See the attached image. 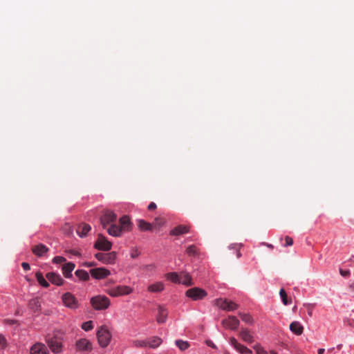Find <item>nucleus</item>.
Wrapping results in <instances>:
<instances>
[{
  "label": "nucleus",
  "instance_id": "55",
  "mask_svg": "<svg viewBox=\"0 0 354 354\" xmlns=\"http://www.w3.org/2000/svg\"><path fill=\"white\" fill-rule=\"evenodd\" d=\"M333 350H334V348L328 349V351H333Z\"/></svg>",
  "mask_w": 354,
  "mask_h": 354
},
{
  "label": "nucleus",
  "instance_id": "22",
  "mask_svg": "<svg viewBox=\"0 0 354 354\" xmlns=\"http://www.w3.org/2000/svg\"><path fill=\"white\" fill-rule=\"evenodd\" d=\"M290 330L294 334L300 335L303 333L304 327L299 322L295 321L290 324Z\"/></svg>",
  "mask_w": 354,
  "mask_h": 354
},
{
  "label": "nucleus",
  "instance_id": "1",
  "mask_svg": "<svg viewBox=\"0 0 354 354\" xmlns=\"http://www.w3.org/2000/svg\"><path fill=\"white\" fill-rule=\"evenodd\" d=\"M91 304L96 310H103L107 309L110 304V299L105 295H97L91 299Z\"/></svg>",
  "mask_w": 354,
  "mask_h": 354
},
{
  "label": "nucleus",
  "instance_id": "42",
  "mask_svg": "<svg viewBox=\"0 0 354 354\" xmlns=\"http://www.w3.org/2000/svg\"><path fill=\"white\" fill-rule=\"evenodd\" d=\"M53 263L61 264L66 261V259L61 256H56L52 260Z\"/></svg>",
  "mask_w": 354,
  "mask_h": 354
},
{
  "label": "nucleus",
  "instance_id": "46",
  "mask_svg": "<svg viewBox=\"0 0 354 354\" xmlns=\"http://www.w3.org/2000/svg\"><path fill=\"white\" fill-rule=\"evenodd\" d=\"M152 224L153 225V227L156 226L160 227L163 225V221L159 218H156Z\"/></svg>",
  "mask_w": 354,
  "mask_h": 354
},
{
  "label": "nucleus",
  "instance_id": "19",
  "mask_svg": "<svg viewBox=\"0 0 354 354\" xmlns=\"http://www.w3.org/2000/svg\"><path fill=\"white\" fill-rule=\"evenodd\" d=\"M138 229L142 232L152 231L153 225L145 221L143 219H138Z\"/></svg>",
  "mask_w": 354,
  "mask_h": 354
},
{
  "label": "nucleus",
  "instance_id": "24",
  "mask_svg": "<svg viewBox=\"0 0 354 354\" xmlns=\"http://www.w3.org/2000/svg\"><path fill=\"white\" fill-rule=\"evenodd\" d=\"M179 283L189 286L193 285V281L191 276L188 273L182 272L180 275Z\"/></svg>",
  "mask_w": 354,
  "mask_h": 354
},
{
  "label": "nucleus",
  "instance_id": "44",
  "mask_svg": "<svg viewBox=\"0 0 354 354\" xmlns=\"http://www.w3.org/2000/svg\"><path fill=\"white\" fill-rule=\"evenodd\" d=\"M293 244V240L290 236H286L285 238V243L283 244L284 247L290 246Z\"/></svg>",
  "mask_w": 354,
  "mask_h": 354
},
{
  "label": "nucleus",
  "instance_id": "36",
  "mask_svg": "<svg viewBox=\"0 0 354 354\" xmlns=\"http://www.w3.org/2000/svg\"><path fill=\"white\" fill-rule=\"evenodd\" d=\"M133 345L137 348L147 347V339H136L133 342Z\"/></svg>",
  "mask_w": 354,
  "mask_h": 354
},
{
  "label": "nucleus",
  "instance_id": "43",
  "mask_svg": "<svg viewBox=\"0 0 354 354\" xmlns=\"http://www.w3.org/2000/svg\"><path fill=\"white\" fill-rule=\"evenodd\" d=\"M229 342H230V344L234 348L236 349V348H238L239 346V345L241 344L236 338L232 337L230 338V340H229Z\"/></svg>",
  "mask_w": 354,
  "mask_h": 354
},
{
  "label": "nucleus",
  "instance_id": "49",
  "mask_svg": "<svg viewBox=\"0 0 354 354\" xmlns=\"http://www.w3.org/2000/svg\"><path fill=\"white\" fill-rule=\"evenodd\" d=\"M84 266L90 268L96 266V263L94 261L85 262L84 263Z\"/></svg>",
  "mask_w": 354,
  "mask_h": 354
},
{
  "label": "nucleus",
  "instance_id": "26",
  "mask_svg": "<svg viewBox=\"0 0 354 354\" xmlns=\"http://www.w3.org/2000/svg\"><path fill=\"white\" fill-rule=\"evenodd\" d=\"M165 288L163 283L158 281L150 285L148 287V290L151 292H160Z\"/></svg>",
  "mask_w": 354,
  "mask_h": 354
},
{
  "label": "nucleus",
  "instance_id": "39",
  "mask_svg": "<svg viewBox=\"0 0 354 354\" xmlns=\"http://www.w3.org/2000/svg\"><path fill=\"white\" fill-rule=\"evenodd\" d=\"M236 351L240 353L241 354H250L252 353V351L247 348L246 346L240 344L238 348L235 349Z\"/></svg>",
  "mask_w": 354,
  "mask_h": 354
},
{
  "label": "nucleus",
  "instance_id": "10",
  "mask_svg": "<svg viewBox=\"0 0 354 354\" xmlns=\"http://www.w3.org/2000/svg\"><path fill=\"white\" fill-rule=\"evenodd\" d=\"M91 276L96 279H102L111 274V272L104 268H93L90 270Z\"/></svg>",
  "mask_w": 354,
  "mask_h": 354
},
{
  "label": "nucleus",
  "instance_id": "56",
  "mask_svg": "<svg viewBox=\"0 0 354 354\" xmlns=\"http://www.w3.org/2000/svg\"><path fill=\"white\" fill-rule=\"evenodd\" d=\"M213 348H216V346L214 344H212Z\"/></svg>",
  "mask_w": 354,
  "mask_h": 354
},
{
  "label": "nucleus",
  "instance_id": "5",
  "mask_svg": "<svg viewBox=\"0 0 354 354\" xmlns=\"http://www.w3.org/2000/svg\"><path fill=\"white\" fill-rule=\"evenodd\" d=\"M133 292V288L127 286H118L106 290V292L111 297H120L129 295Z\"/></svg>",
  "mask_w": 354,
  "mask_h": 354
},
{
  "label": "nucleus",
  "instance_id": "33",
  "mask_svg": "<svg viewBox=\"0 0 354 354\" xmlns=\"http://www.w3.org/2000/svg\"><path fill=\"white\" fill-rule=\"evenodd\" d=\"M75 274L78 278L84 281L88 280L89 278V274L83 270H77Z\"/></svg>",
  "mask_w": 354,
  "mask_h": 354
},
{
  "label": "nucleus",
  "instance_id": "2",
  "mask_svg": "<svg viewBox=\"0 0 354 354\" xmlns=\"http://www.w3.org/2000/svg\"><path fill=\"white\" fill-rule=\"evenodd\" d=\"M48 346L51 351L55 354H58L62 352V338L57 335L49 336L46 339Z\"/></svg>",
  "mask_w": 354,
  "mask_h": 354
},
{
  "label": "nucleus",
  "instance_id": "20",
  "mask_svg": "<svg viewBox=\"0 0 354 354\" xmlns=\"http://www.w3.org/2000/svg\"><path fill=\"white\" fill-rule=\"evenodd\" d=\"M107 232L109 235L115 237H120L122 236L123 231L121 230L120 226L112 224L108 229Z\"/></svg>",
  "mask_w": 354,
  "mask_h": 354
},
{
  "label": "nucleus",
  "instance_id": "17",
  "mask_svg": "<svg viewBox=\"0 0 354 354\" xmlns=\"http://www.w3.org/2000/svg\"><path fill=\"white\" fill-rule=\"evenodd\" d=\"M75 266V264L72 262L66 263L62 266V273L66 278H71L72 277V272Z\"/></svg>",
  "mask_w": 354,
  "mask_h": 354
},
{
  "label": "nucleus",
  "instance_id": "32",
  "mask_svg": "<svg viewBox=\"0 0 354 354\" xmlns=\"http://www.w3.org/2000/svg\"><path fill=\"white\" fill-rule=\"evenodd\" d=\"M228 301L227 299L220 298L215 301V304L219 308L225 310Z\"/></svg>",
  "mask_w": 354,
  "mask_h": 354
},
{
  "label": "nucleus",
  "instance_id": "4",
  "mask_svg": "<svg viewBox=\"0 0 354 354\" xmlns=\"http://www.w3.org/2000/svg\"><path fill=\"white\" fill-rule=\"evenodd\" d=\"M207 295V292L205 290L198 287L189 288L185 292V296L193 301L202 300Z\"/></svg>",
  "mask_w": 354,
  "mask_h": 354
},
{
  "label": "nucleus",
  "instance_id": "40",
  "mask_svg": "<svg viewBox=\"0 0 354 354\" xmlns=\"http://www.w3.org/2000/svg\"><path fill=\"white\" fill-rule=\"evenodd\" d=\"M93 328V323L92 321L85 322L82 324V328L85 331H89Z\"/></svg>",
  "mask_w": 354,
  "mask_h": 354
},
{
  "label": "nucleus",
  "instance_id": "12",
  "mask_svg": "<svg viewBox=\"0 0 354 354\" xmlns=\"http://www.w3.org/2000/svg\"><path fill=\"white\" fill-rule=\"evenodd\" d=\"M222 323L225 328L234 330L239 325V320L234 316H229L223 319Z\"/></svg>",
  "mask_w": 354,
  "mask_h": 354
},
{
  "label": "nucleus",
  "instance_id": "13",
  "mask_svg": "<svg viewBox=\"0 0 354 354\" xmlns=\"http://www.w3.org/2000/svg\"><path fill=\"white\" fill-rule=\"evenodd\" d=\"M46 277L52 284L57 286H62L64 283V280L60 274L54 272H48L46 274Z\"/></svg>",
  "mask_w": 354,
  "mask_h": 354
},
{
  "label": "nucleus",
  "instance_id": "48",
  "mask_svg": "<svg viewBox=\"0 0 354 354\" xmlns=\"http://www.w3.org/2000/svg\"><path fill=\"white\" fill-rule=\"evenodd\" d=\"M21 266L25 271H28L30 269V266L29 263H28L26 262H23L21 263Z\"/></svg>",
  "mask_w": 354,
  "mask_h": 354
},
{
  "label": "nucleus",
  "instance_id": "47",
  "mask_svg": "<svg viewBox=\"0 0 354 354\" xmlns=\"http://www.w3.org/2000/svg\"><path fill=\"white\" fill-rule=\"evenodd\" d=\"M257 354H268L267 352L261 347L257 346L255 347Z\"/></svg>",
  "mask_w": 354,
  "mask_h": 354
},
{
  "label": "nucleus",
  "instance_id": "38",
  "mask_svg": "<svg viewBox=\"0 0 354 354\" xmlns=\"http://www.w3.org/2000/svg\"><path fill=\"white\" fill-rule=\"evenodd\" d=\"M279 295H280L281 301L284 305L287 306L290 304V302L288 301L287 294L283 288H281L280 290Z\"/></svg>",
  "mask_w": 354,
  "mask_h": 354
},
{
  "label": "nucleus",
  "instance_id": "41",
  "mask_svg": "<svg viewBox=\"0 0 354 354\" xmlns=\"http://www.w3.org/2000/svg\"><path fill=\"white\" fill-rule=\"evenodd\" d=\"M237 308H238V305L236 303L229 300L228 303L227 304V308H226L225 310L233 311V310H236Z\"/></svg>",
  "mask_w": 354,
  "mask_h": 354
},
{
  "label": "nucleus",
  "instance_id": "7",
  "mask_svg": "<svg viewBox=\"0 0 354 354\" xmlns=\"http://www.w3.org/2000/svg\"><path fill=\"white\" fill-rule=\"evenodd\" d=\"M94 247L100 250L109 251L111 249L112 243L108 241L104 236L99 234Z\"/></svg>",
  "mask_w": 354,
  "mask_h": 354
},
{
  "label": "nucleus",
  "instance_id": "31",
  "mask_svg": "<svg viewBox=\"0 0 354 354\" xmlns=\"http://www.w3.org/2000/svg\"><path fill=\"white\" fill-rule=\"evenodd\" d=\"M175 344L180 351H185L189 346V344L187 341H183L181 339L176 340Z\"/></svg>",
  "mask_w": 354,
  "mask_h": 354
},
{
  "label": "nucleus",
  "instance_id": "23",
  "mask_svg": "<svg viewBox=\"0 0 354 354\" xmlns=\"http://www.w3.org/2000/svg\"><path fill=\"white\" fill-rule=\"evenodd\" d=\"M48 251V248L41 243L32 248V252L37 257H43Z\"/></svg>",
  "mask_w": 354,
  "mask_h": 354
},
{
  "label": "nucleus",
  "instance_id": "3",
  "mask_svg": "<svg viewBox=\"0 0 354 354\" xmlns=\"http://www.w3.org/2000/svg\"><path fill=\"white\" fill-rule=\"evenodd\" d=\"M97 337L100 346L104 348L110 343L111 334L106 327L102 326L97 331Z\"/></svg>",
  "mask_w": 354,
  "mask_h": 354
},
{
  "label": "nucleus",
  "instance_id": "8",
  "mask_svg": "<svg viewBox=\"0 0 354 354\" xmlns=\"http://www.w3.org/2000/svg\"><path fill=\"white\" fill-rule=\"evenodd\" d=\"M95 258L106 264H113L115 263L116 259V253L111 252L109 253L98 252L95 255Z\"/></svg>",
  "mask_w": 354,
  "mask_h": 354
},
{
  "label": "nucleus",
  "instance_id": "6",
  "mask_svg": "<svg viewBox=\"0 0 354 354\" xmlns=\"http://www.w3.org/2000/svg\"><path fill=\"white\" fill-rule=\"evenodd\" d=\"M62 301L64 305L70 309L75 310L79 306V301L71 292H66L62 296Z\"/></svg>",
  "mask_w": 354,
  "mask_h": 354
},
{
  "label": "nucleus",
  "instance_id": "27",
  "mask_svg": "<svg viewBox=\"0 0 354 354\" xmlns=\"http://www.w3.org/2000/svg\"><path fill=\"white\" fill-rule=\"evenodd\" d=\"M147 346L156 348L160 345L162 339L158 337H153L147 339Z\"/></svg>",
  "mask_w": 354,
  "mask_h": 354
},
{
  "label": "nucleus",
  "instance_id": "53",
  "mask_svg": "<svg viewBox=\"0 0 354 354\" xmlns=\"http://www.w3.org/2000/svg\"><path fill=\"white\" fill-rule=\"evenodd\" d=\"M267 247L270 248H273V245H271V244H266Z\"/></svg>",
  "mask_w": 354,
  "mask_h": 354
},
{
  "label": "nucleus",
  "instance_id": "30",
  "mask_svg": "<svg viewBox=\"0 0 354 354\" xmlns=\"http://www.w3.org/2000/svg\"><path fill=\"white\" fill-rule=\"evenodd\" d=\"M30 308L34 311H38L40 308V303L37 298H33L29 301Z\"/></svg>",
  "mask_w": 354,
  "mask_h": 354
},
{
  "label": "nucleus",
  "instance_id": "14",
  "mask_svg": "<svg viewBox=\"0 0 354 354\" xmlns=\"http://www.w3.org/2000/svg\"><path fill=\"white\" fill-rule=\"evenodd\" d=\"M120 227L122 230L123 232H130L132 229V223L130 218L124 215L119 219Z\"/></svg>",
  "mask_w": 354,
  "mask_h": 354
},
{
  "label": "nucleus",
  "instance_id": "16",
  "mask_svg": "<svg viewBox=\"0 0 354 354\" xmlns=\"http://www.w3.org/2000/svg\"><path fill=\"white\" fill-rule=\"evenodd\" d=\"M168 312L167 310L162 306H159L158 308V315L156 320L159 324H163L166 322L167 318Z\"/></svg>",
  "mask_w": 354,
  "mask_h": 354
},
{
  "label": "nucleus",
  "instance_id": "21",
  "mask_svg": "<svg viewBox=\"0 0 354 354\" xmlns=\"http://www.w3.org/2000/svg\"><path fill=\"white\" fill-rule=\"evenodd\" d=\"M189 232V227L183 225H180L174 227L170 231V234L172 236H178L184 234Z\"/></svg>",
  "mask_w": 354,
  "mask_h": 354
},
{
  "label": "nucleus",
  "instance_id": "28",
  "mask_svg": "<svg viewBox=\"0 0 354 354\" xmlns=\"http://www.w3.org/2000/svg\"><path fill=\"white\" fill-rule=\"evenodd\" d=\"M35 277L39 283L42 287L44 288H48L49 287V283L45 279L43 274L40 272H37L35 274Z\"/></svg>",
  "mask_w": 354,
  "mask_h": 354
},
{
  "label": "nucleus",
  "instance_id": "50",
  "mask_svg": "<svg viewBox=\"0 0 354 354\" xmlns=\"http://www.w3.org/2000/svg\"><path fill=\"white\" fill-rule=\"evenodd\" d=\"M156 208V204L153 202H151L148 205V209L149 210H153Z\"/></svg>",
  "mask_w": 354,
  "mask_h": 354
},
{
  "label": "nucleus",
  "instance_id": "9",
  "mask_svg": "<svg viewBox=\"0 0 354 354\" xmlns=\"http://www.w3.org/2000/svg\"><path fill=\"white\" fill-rule=\"evenodd\" d=\"M117 218L116 214L111 210H106L100 218L101 224L103 228L106 225L114 222Z\"/></svg>",
  "mask_w": 354,
  "mask_h": 354
},
{
  "label": "nucleus",
  "instance_id": "37",
  "mask_svg": "<svg viewBox=\"0 0 354 354\" xmlns=\"http://www.w3.org/2000/svg\"><path fill=\"white\" fill-rule=\"evenodd\" d=\"M239 315L243 322L250 324L253 323V319L250 315L244 313H239Z\"/></svg>",
  "mask_w": 354,
  "mask_h": 354
},
{
  "label": "nucleus",
  "instance_id": "34",
  "mask_svg": "<svg viewBox=\"0 0 354 354\" xmlns=\"http://www.w3.org/2000/svg\"><path fill=\"white\" fill-rule=\"evenodd\" d=\"M241 244L238 243H232L229 245L230 250H234L235 251L236 255L237 258H240L241 257V253L240 252V248L241 247Z\"/></svg>",
  "mask_w": 354,
  "mask_h": 354
},
{
  "label": "nucleus",
  "instance_id": "18",
  "mask_svg": "<svg viewBox=\"0 0 354 354\" xmlns=\"http://www.w3.org/2000/svg\"><path fill=\"white\" fill-rule=\"evenodd\" d=\"M239 335L241 339L248 344H251L254 342L253 336L246 328H242L240 331Z\"/></svg>",
  "mask_w": 354,
  "mask_h": 354
},
{
  "label": "nucleus",
  "instance_id": "25",
  "mask_svg": "<svg viewBox=\"0 0 354 354\" xmlns=\"http://www.w3.org/2000/svg\"><path fill=\"white\" fill-rule=\"evenodd\" d=\"M90 225L86 223H82L80 225L77 230V232L80 237L86 236L88 232L91 230Z\"/></svg>",
  "mask_w": 354,
  "mask_h": 354
},
{
  "label": "nucleus",
  "instance_id": "29",
  "mask_svg": "<svg viewBox=\"0 0 354 354\" xmlns=\"http://www.w3.org/2000/svg\"><path fill=\"white\" fill-rule=\"evenodd\" d=\"M166 278L175 283H179L180 275H178V273L175 272L167 273L166 274Z\"/></svg>",
  "mask_w": 354,
  "mask_h": 354
},
{
  "label": "nucleus",
  "instance_id": "52",
  "mask_svg": "<svg viewBox=\"0 0 354 354\" xmlns=\"http://www.w3.org/2000/svg\"><path fill=\"white\" fill-rule=\"evenodd\" d=\"M324 352H325V349L324 348H319L318 351H317L318 354H324Z\"/></svg>",
  "mask_w": 354,
  "mask_h": 354
},
{
  "label": "nucleus",
  "instance_id": "45",
  "mask_svg": "<svg viewBox=\"0 0 354 354\" xmlns=\"http://www.w3.org/2000/svg\"><path fill=\"white\" fill-rule=\"evenodd\" d=\"M339 273L342 277H348L351 274L349 270H342V268L339 269Z\"/></svg>",
  "mask_w": 354,
  "mask_h": 354
},
{
  "label": "nucleus",
  "instance_id": "54",
  "mask_svg": "<svg viewBox=\"0 0 354 354\" xmlns=\"http://www.w3.org/2000/svg\"><path fill=\"white\" fill-rule=\"evenodd\" d=\"M137 257V255L136 254H131V257L132 258H136Z\"/></svg>",
  "mask_w": 354,
  "mask_h": 354
},
{
  "label": "nucleus",
  "instance_id": "51",
  "mask_svg": "<svg viewBox=\"0 0 354 354\" xmlns=\"http://www.w3.org/2000/svg\"><path fill=\"white\" fill-rule=\"evenodd\" d=\"M348 288L351 291L354 292V282L349 284Z\"/></svg>",
  "mask_w": 354,
  "mask_h": 354
},
{
  "label": "nucleus",
  "instance_id": "15",
  "mask_svg": "<svg viewBox=\"0 0 354 354\" xmlns=\"http://www.w3.org/2000/svg\"><path fill=\"white\" fill-rule=\"evenodd\" d=\"M30 354H49L48 350L45 344L36 343L30 348Z\"/></svg>",
  "mask_w": 354,
  "mask_h": 354
},
{
  "label": "nucleus",
  "instance_id": "11",
  "mask_svg": "<svg viewBox=\"0 0 354 354\" xmlns=\"http://www.w3.org/2000/svg\"><path fill=\"white\" fill-rule=\"evenodd\" d=\"M75 346L80 352H88L92 350V343L86 338H82L76 342Z\"/></svg>",
  "mask_w": 354,
  "mask_h": 354
},
{
  "label": "nucleus",
  "instance_id": "35",
  "mask_svg": "<svg viewBox=\"0 0 354 354\" xmlns=\"http://www.w3.org/2000/svg\"><path fill=\"white\" fill-rule=\"evenodd\" d=\"M186 252L189 256H196L198 254V248L194 245H191L187 248Z\"/></svg>",
  "mask_w": 354,
  "mask_h": 354
}]
</instances>
